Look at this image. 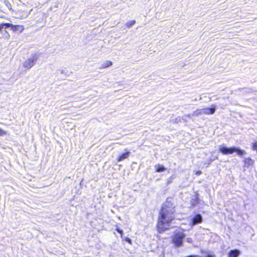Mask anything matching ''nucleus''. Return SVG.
<instances>
[{"mask_svg":"<svg viewBox=\"0 0 257 257\" xmlns=\"http://www.w3.org/2000/svg\"><path fill=\"white\" fill-rule=\"evenodd\" d=\"M172 200V198H168L160 211L157 224V228L160 233L168 229L171 222L175 218V205Z\"/></svg>","mask_w":257,"mask_h":257,"instance_id":"1","label":"nucleus"},{"mask_svg":"<svg viewBox=\"0 0 257 257\" xmlns=\"http://www.w3.org/2000/svg\"><path fill=\"white\" fill-rule=\"evenodd\" d=\"M219 153L223 155H231L234 153H236L237 155L242 156L246 154V152L243 150L241 149L238 147H228L223 145L220 146L218 148Z\"/></svg>","mask_w":257,"mask_h":257,"instance_id":"2","label":"nucleus"},{"mask_svg":"<svg viewBox=\"0 0 257 257\" xmlns=\"http://www.w3.org/2000/svg\"><path fill=\"white\" fill-rule=\"evenodd\" d=\"M185 237V234L180 232L174 235L172 241L176 247H180L183 245V241Z\"/></svg>","mask_w":257,"mask_h":257,"instance_id":"3","label":"nucleus"},{"mask_svg":"<svg viewBox=\"0 0 257 257\" xmlns=\"http://www.w3.org/2000/svg\"><path fill=\"white\" fill-rule=\"evenodd\" d=\"M11 28L13 32L19 31L20 33H22L24 30V26L20 25H13L10 23H6L5 29Z\"/></svg>","mask_w":257,"mask_h":257,"instance_id":"4","label":"nucleus"},{"mask_svg":"<svg viewBox=\"0 0 257 257\" xmlns=\"http://www.w3.org/2000/svg\"><path fill=\"white\" fill-rule=\"evenodd\" d=\"M36 60V57L28 58L24 62L23 67L27 70H28L35 65Z\"/></svg>","mask_w":257,"mask_h":257,"instance_id":"5","label":"nucleus"},{"mask_svg":"<svg viewBox=\"0 0 257 257\" xmlns=\"http://www.w3.org/2000/svg\"><path fill=\"white\" fill-rule=\"evenodd\" d=\"M202 215L200 214H196L191 219V224L193 226L199 224L202 222Z\"/></svg>","mask_w":257,"mask_h":257,"instance_id":"6","label":"nucleus"},{"mask_svg":"<svg viewBox=\"0 0 257 257\" xmlns=\"http://www.w3.org/2000/svg\"><path fill=\"white\" fill-rule=\"evenodd\" d=\"M216 109V106L215 104H212L210 107L202 108L203 114H213L215 113Z\"/></svg>","mask_w":257,"mask_h":257,"instance_id":"7","label":"nucleus"},{"mask_svg":"<svg viewBox=\"0 0 257 257\" xmlns=\"http://www.w3.org/2000/svg\"><path fill=\"white\" fill-rule=\"evenodd\" d=\"M131 153L130 151H126L125 153L121 154L118 156L117 158V161L121 162L124 160V159L128 158V157L130 156Z\"/></svg>","mask_w":257,"mask_h":257,"instance_id":"8","label":"nucleus"},{"mask_svg":"<svg viewBox=\"0 0 257 257\" xmlns=\"http://www.w3.org/2000/svg\"><path fill=\"white\" fill-rule=\"evenodd\" d=\"M240 254V251L238 249H232L228 252L229 257H238Z\"/></svg>","mask_w":257,"mask_h":257,"instance_id":"9","label":"nucleus"},{"mask_svg":"<svg viewBox=\"0 0 257 257\" xmlns=\"http://www.w3.org/2000/svg\"><path fill=\"white\" fill-rule=\"evenodd\" d=\"M199 199L198 197V194L195 195L191 200V204L193 206H196L199 203Z\"/></svg>","mask_w":257,"mask_h":257,"instance_id":"10","label":"nucleus"},{"mask_svg":"<svg viewBox=\"0 0 257 257\" xmlns=\"http://www.w3.org/2000/svg\"><path fill=\"white\" fill-rule=\"evenodd\" d=\"M254 161H253L250 158H245L244 160V167L248 168L249 166L252 165L253 164Z\"/></svg>","mask_w":257,"mask_h":257,"instance_id":"11","label":"nucleus"},{"mask_svg":"<svg viewBox=\"0 0 257 257\" xmlns=\"http://www.w3.org/2000/svg\"><path fill=\"white\" fill-rule=\"evenodd\" d=\"M155 167L158 172H163L166 170V168L163 165L158 164L156 165Z\"/></svg>","mask_w":257,"mask_h":257,"instance_id":"12","label":"nucleus"},{"mask_svg":"<svg viewBox=\"0 0 257 257\" xmlns=\"http://www.w3.org/2000/svg\"><path fill=\"white\" fill-rule=\"evenodd\" d=\"M112 64V62L111 61H106L105 62H104V63H103L101 66H100V69H102V68H107L110 66H111Z\"/></svg>","mask_w":257,"mask_h":257,"instance_id":"13","label":"nucleus"},{"mask_svg":"<svg viewBox=\"0 0 257 257\" xmlns=\"http://www.w3.org/2000/svg\"><path fill=\"white\" fill-rule=\"evenodd\" d=\"M202 109H197L192 113V116H197L203 114Z\"/></svg>","mask_w":257,"mask_h":257,"instance_id":"14","label":"nucleus"},{"mask_svg":"<svg viewBox=\"0 0 257 257\" xmlns=\"http://www.w3.org/2000/svg\"><path fill=\"white\" fill-rule=\"evenodd\" d=\"M135 23H136V21L135 20H132V21H130L129 22H127L126 23L125 25H126V26L127 28H130L133 25H134Z\"/></svg>","mask_w":257,"mask_h":257,"instance_id":"15","label":"nucleus"},{"mask_svg":"<svg viewBox=\"0 0 257 257\" xmlns=\"http://www.w3.org/2000/svg\"><path fill=\"white\" fill-rule=\"evenodd\" d=\"M123 240L127 242V243H128L129 244H132V240L129 238V237H124V238L123 239Z\"/></svg>","mask_w":257,"mask_h":257,"instance_id":"16","label":"nucleus"},{"mask_svg":"<svg viewBox=\"0 0 257 257\" xmlns=\"http://www.w3.org/2000/svg\"><path fill=\"white\" fill-rule=\"evenodd\" d=\"M252 149L253 151H256L257 152V142L252 144Z\"/></svg>","mask_w":257,"mask_h":257,"instance_id":"17","label":"nucleus"},{"mask_svg":"<svg viewBox=\"0 0 257 257\" xmlns=\"http://www.w3.org/2000/svg\"><path fill=\"white\" fill-rule=\"evenodd\" d=\"M115 230L118 233L120 234L121 237H122L123 232V230L122 229H119V228H116Z\"/></svg>","mask_w":257,"mask_h":257,"instance_id":"18","label":"nucleus"},{"mask_svg":"<svg viewBox=\"0 0 257 257\" xmlns=\"http://www.w3.org/2000/svg\"><path fill=\"white\" fill-rule=\"evenodd\" d=\"M7 134L6 132L0 128V136H3Z\"/></svg>","mask_w":257,"mask_h":257,"instance_id":"19","label":"nucleus"},{"mask_svg":"<svg viewBox=\"0 0 257 257\" xmlns=\"http://www.w3.org/2000/svg\"><path fill=\"white\" fill-rule=\"evenodd\" d=\"M6 23H2L0 24V31L3 29H5Z\"/></svg>","mask_w":257,"mask_h":257,"instance_id":"20","label":"nucleus"},{"mask_svg":"<svg viewBox=\"0 0 257 257\" xmlns=\"http://www.w3.org/2000/svg\"><path fill=\"white\" fill-rule=\"evenodd\" d=\"M193 117L192 116V113L191 114H189L185 115L183 116L182 117V119H185L184 117L189 118V117Z\"/></svg>","mask_w":257,"mask_h":257,"instance_id":"21","label":"nucleus"},{"mask_svg":"<svg viewBox=\"0 0 257 257\" xmlns=\"http://www.w3.org/2000/svg\"><path fill=\"white\" fill-rule=\"evenodd\" d=\"M173 179H174V177H172H172H170V178H168V180H167V183H168V184H169V183H171Z\"/></svg>","mask_w":257,"mask_h":257,"instance_id":"22","label":"nucleus"},{"mask_svg":"<svg viewBox=\"0 0 257 257\" xmlns=\"http://www.w3.org/2000/svg\"><path fill=\"white\" fill-rule=\"evenodd\" d=\"M186 241L187 242H188V243H192L193 242V239L191 237H188L187 239H186Z\"/></svg>","mask_w":257,"mask_h":257,"instance_id":"23","label":"nucleus"},{"mask_svg":"<svg viewBox=\"0 0 257 257\" xmlns=\"http://www.w3.org/2000/svg\"><path fill=\"white\" fill-rule=\"evenodd\" d=\"M5 34L6 35V39L8 40L10 38V36L7 31H5Z\"/></svg>","mask_w":257,"mask_h":257,"instance_id":"24","label":"nucleus"},{"mask_svg":"<svg viewBox=\"0 0 257 257\" xmlns=\"http://www.w3.org/2000/svg\"><path fill=\"white\" fill-rule=\"evenodd\" d=\"M205 257H215V255L214 254H208Z\"/></svg>","mask_w":257,"mask_h":257,"instance_id":"25","label":"nucleus"},{"mask_svg":"<svg viewBox=\"0 0 257 257\" xmlns=\"http://www.w3.org/2000/svg\"><path fill=\"white\" fill-rule=\"evenodd\" d=\"M214 160H210L209 162H208V165H209Z\"/></svg>","mask_w":257,"mask_h":257,"instance_id":"26","label":"nucleus"},{"mask_svg":"<svg viewBox=\"0 0 257 257\" xmlns=\"http://www.w3.org/2000/svg\"><path fill=\"white\" fill-rule=\"evenodd\" d=\"M185 119H183L185 122L187 121L186 118L187 117H184Z\"/></svg>","mask_w":257,"mask_h":257,"instance_id":"27","label":"nucleus"},{"mask_svg":"<svg viewBox=\"0 0 257 257\" xmlns=\"http://www.w3.org/2000/svg\"><path fill=\"white\" fill-rule=\"evenodd\" d=\"M1 17L2 18H5V16H1Z\"/></svg>","mask_w":257,"mask_h":257,"instance_id":"28","label":"nucleus"}]
</instances>
